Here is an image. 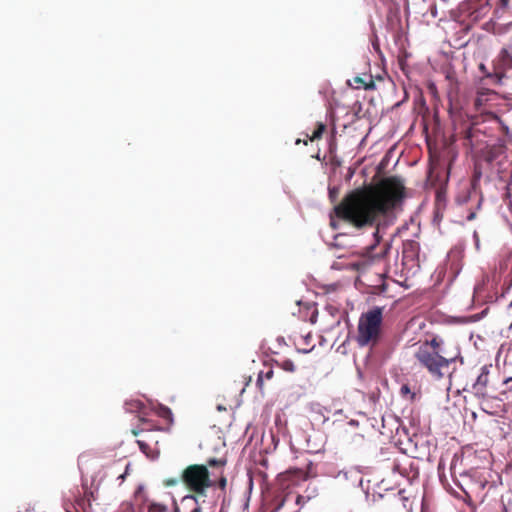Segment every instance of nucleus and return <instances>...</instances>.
<instances>
[{
    "label": "nucleus",
    "mask_w": 512,
    "mask_h": 512,
    "mask_svg": "<svg viewBox=\"0 0 512 512\" xmlns=\"http://www.w3.org/2000/svg\"><path fill=\"white\" fill-rule=\"evenodd\" d=\"M489 367L483 366L481 368L480 374L478 375L475 383L473 384V389L476 394L481 396L487 395V387L489 383Z\"/></svg>",
    "instance_id": "obj_9"
},
{
    "label": "nucleus",
    "mask_w": 512,
    "mask_h": 512,
    "mask_svg": "<svg viewBox=\"0 0 512 512\" xmlns=\"http://www.w3.org/2000/svg\"><path fill=\"white\" fill-rule=\"evenodd\" d=\"M141 405H142V404H141L140 402H138V401H136V402H134V403H133V407H135V408H137V409H138V408H140V406H141Z\"/></svg>",
    "instance_id": "obj_29"
},
{
    "label": "nucleus",
    "mask_w": 512,
    "mask_h": 512,
    "mask_svg": "<svg viewBox=\"0 0 512 512\" xmlns=\"http://www.w3.org/2000/svg\"><path fill=\"white\" fill-rule=\"evenodd\" d=\"M142 421H143V424L147 425L149 427V429H151L152 425L150 424L149 421L144 420V419Z\"/></svg>",
    "instance_id": "obj_30"
},
{
    "label": "nucleus",
    "mask_w": 512,
    "mask_h": 512,
    "mask_svg": "<svg viewBox=\"0 0 512 512\" xmlns=\"http://www.w3.org/2000/svg\"><path fill=\"white\" fill-rule=\"evenodd\" d=\"M418 245L414 241H410L404 244L403 254L405 257L414 256L417 252Z\"/></svg>",
    "instance_id": "obj_17"
},
{
    "label": "nucleus",
    "mask_w": 512,
    "mask_h": 512,
    "mask_svg": "<svg viewBox=\"0 0 512 512\" xmlns=\"http://www.w3.org/2000/svg\"><path fill=\"white\" fill-rule=\"evenodd\" d=\"M155 412H156L157 416L165 419L169 425H171L173 423V414H172V411L168 407L159 404L155 408Z\"/></svg>",
    "instance_id": "obj_15"
},
{
    "label": "nucleus",
    "mask_w": 512,
    "mask_h": 512,
    "mask_svg": "<svg viewBox=\"0 0 512 512\" xmlns=\"http://www.w3.org/2000/svg\"><path fill=\"white\" fill-rule=\"evenodd\" d=\"M179 483H181V481H179V478H168L164 481V484L167 487L175 486Z\"/></svg>",
    "instance_id": "obj_22"
},
{
    "label": "nucleus",
    "mask_w": 512,
    "mask_h": 512,
    "mask_svg": "<svg viewBox=\"0 0 512 512\" xmlns=\"http://www.w3.org/2000/svg\"><path fill=\"white\" fill-rule=\"evenodd\" d=\"M281 368L287 372H294L295 371V365L293 361L286 359L283 360L281 363Z\"/></svg>",
    "instance_id": "obj_20"
},
{
    "label": "nucleus",
    "mask_w": 512,
    "mask_h": 512,
    "mask_svg": "<svg viewBox=\"0 0 512 512\" xmlns=\"http://www.w3.org/2000/svg\"><path fill=\"white\" fill-rule=\"evenodd\" d=\"M383 307H372L359 318L356 341L359 346H375L382 333Z\"/></svg>",
    "instance_id": "obj_4"
},
{
    "label": "nucleus",
    "mask_w": 512,
    "mask_h": 512,
    "mask_svg": "<svg viewBox=\"0 0 512 512\" xmlns=\"http://www.w3.org/2000/svg\"><path fill=\"white\" fill-rule=\"evenodd\" d=\"M456 202L460 205H470L468 208L469 213L466 219L468 221H472L476 218V211L481 207L483 196L481 192L475 188V186L464 188L457 195Z\"/></svg>",
    "instance_id": "obj_5"
},
{
    "label": "nucleus",
    "mask_w": 512,
    "mask_h": 512,
    "mask_svg": "<svg viewBox=\"0 0 512 512\" xmlns=\"http://www.w3.org/2000/svg\"><path fill=\"white\" fill-rule=\"evenodd\" d=\"M273 369L272 368H269L266 372H263L261 371L259 374H258V378H257V386L260 390L263 389V383H264V380H269L273 377Z\"/></svg>",
    "instance_id": "obj_16"
},
{
    "label": "nucleus",
    "mask_w": 512,
    "mask_h": 512,
    "mask_svg": "<svg viewBox=\"0 0 512 512\" xmlns=\"http://www.w3.org/2000/svg\"><path fill=\"white\" fill-rule=\"evenodd\" d=\"M480 103V99L477 98L476 101H475V104L478 105Z\"/></svg>",
    "instance_id": "obj_31"
},
{
    "label": "nucleus",
    "mask_w": 512,
    "mask_h": 512,
    "mask_svg": "<svg viewBox=\"0 0 512 512\" xmlns=\"http://www.w3.org/2000/svg\"><path fill=\"white\" fill-rule=\"evenodd\" d=\"M510 0H499V6L503 9L507 8Z\"/></svg>",
    "instance_id": "obj_25"
},
{
    "label": "nucleus",
    "mask_w": 512,
    "mask_h": 512,
    "mask_svg": "<svg viewBox=\"0 0 512 512\" xmlns=\"http://www.w3.org/2000/svg\"><path fill=\"white\" fill-rule=\"evenodd\" d=\"M443 343V339L435 336L422 342L414 354L418 365L437 380L449 374V367L457 358L456 355L446 353Z\"/></svg>",
    "instance_id": "obj_2"
},
{
    "label": "nucleus",
    "mask_w": 512,
    "mask_h": 512,
    "mask_svg": "<svg viewBox=\"0 0 512 512\" xmlns=\"http://www.w3.org/2000/svg\"><path fill=\"white\" fill-rule=\"evenodd\" d=\"M148 512H167V507L160 503H150L148 505Z\"/></svg>",
    "instance_id": "obj_19"
},
{
    "label": "nucleus",
    "mask_w": 512,
    "mask_h": 512,
    "mask_svg": "<svg viewBox=\"0 0 512 512\" xmlns=\"http://www.w3.org/2000/svg\"><path fill=\"white\" fill-rule=\"evenodd\" d=\"M329 193H330V197H332L333 190L330 189Z\"/></svg>",
    "instance_id": "obj_33"
},
{
    "label": "nucleus",
    "mask_w": 512,
    "mask_h": 512,
    "mask_svg": "<svg viewBox=\"0 0 512 512\" xmlns=\"http://www.w3.org/2000/svg\"><path fill=\"white\" fill-rule=\"evenodd\" d=\"M283 476L285 479L289 480L292 485H296L301 481H305L309 478V473L300 468H290L288 469Z\"/></svg>",
    "instance_id": "obj_10"
},
{
    "label": "nucleus",
    "mask_w": 512,
    "mask_h": 512,
    "mask_svg": "<svg viewBox=\"0 0 512 512\" xmlns=\"http://www.w3.org/2000/svg\"><path fill=\"white\" fill-rule=\"evenodd\" d=\"M491 10V5H482V8L480 10H471L469 13H467V17L471 22H478L485 18Z\"/></svg>",
    "instance_id": "obj_13"
},
{
    "label": "nucleus",
    "mask_w": 512,
    "mask_h": 512,
    "mask_svg": "<svg viewBox=\"0 0 512 512\" xmlns=\"http://www.w3.org/2000/svg\"><path fill=\"white\" fill-rule=\"evenodd\" d=\"M205 497L190 493L180 500V504L176 505L174 512H202V503H205Z\"/></svg>",
    "instance_id": "obj_6"
},
{
    "label": "nucleus",
    "mask_w": 512,
    "mask_h": 512,
    "mask_svg": "<svg viewBox=\"0 0 512 512\" xmlns=\"http://www.w3.org/2000/svg\"><path fill=\"white\" fill-rule=\"evenodd\" d=\"M403 182L395 176L382 179L375 185L354 189L333 208L330 225L338 229L336 219L356 229L378 227L382 217L391 212L404 198ZM379 228L374 236L378 240Z\"/></svg>",
    "instance_id": "obj_1"
},
{
    "label": "nucleus",
    "mask_w": 512,
    "mask_h": 512,
    "mask_svg": "<svg viewBox=\"0 0 512 512\" xmlns=\"http://www.w3.org/2000/svg\"><path fill=\"white\" fill-rule=\"evenodd\" d=\"M391 467H392V469H393L394 471H396V470H398V469H399V467H401V465H400V463H399V462H397V461L395 460V461H393V463H392Z\"/></svg>",
    "instance_id": "obj_27"
},
{
    "label": "nucleus",
    "mask_w": 512,
    "mask_h": 512,
    "mask_svg": "<svg viewBox=\"0 0 512 512\" xmlns=\"http://www.w3.org/2000/svg\"><path fill=\"white\" fill-rule=\"evenodd\" d=\"M497 65H498V68L503 71L512 69V55L508 51V49H506V48L501 49V51L497 57Z\"/></svg>",
    "instance_id": "obj_11"
},
{
    "label": "nucleus",
    "mask_w": 512,
    "mask_h": 512,
    "mask_svg": "<svg viewBox=\"0 0 512 512\" xmlns=\"http://www.w3.org/2000/svg\"><path fill=\"white\" fill-rule=\"evenodd\" d=\"M473 135V131L471 128H468L465 130L464 132V139H465V145H469V146H472V143H471V137Z\"/></svg>",
    "instance_id": "obj_21"
},
{
    "label": "nucleus",
    "mask_w": 512,
    "mask_h": 512,
    "mask_svg": "<svg viewBox=\"0 0 512 512\" xmlns=\"http://www.w3.org/2000/svg\"><path fill=\"white\" fill-rule=\"evenodd\" d=\"M509 381H512V377L505 380V383H508Z\"/></svg>",
    "instance_id": "obj_32"
},
{
    "label": "nucleus",
    "mask_w": 512,
    "mask_h": 512,
    "mask_svg": "<svg viewBox=\"0 0 512 512\" xmlns=\"http://www.w3.org/2000/svg\"><path fill=\"white\" fill-rule=\"evenodd\" d=\"M326 129V125L324 123L318 122L316 129L309 136L310 141L318 140L322 137L324 131Z\"/></svg>",
    "instance_id": "obj_18"
},
{
    "label": "nucleus",
    "mask_w": 512,
    "mask_h": 512,
    "mask_svg": "<svg viewBox=\"0 0 512 512\" xmlns=\"http://www.w3.org/2000/svg\"><path fill=\"white\" fill-rule=\"evenodd\" d=\"M499 178L501 181L506 182L507 186H509L512 183V174L510 176V179L507 181L503 175H499Z\"/></svg>",
    "instance_id": "obj_26"
},
{
    "label": "nucleus",
    "mask_w": 512,
    "mask_h": 512,
    "mask_svg": "<svg viewBox=\"0 0 512 512\" xmlns=\"http://www.w3.org/2000/svg\"><path fill=\"white\" fill-rule=\"evenodd\" d=\"M216 471L210 469L208 460L206 464H190L185 467L179 481L190 492L206 497L207 491L214 488Z\"/></svg>",
    "instance_id": "obj_3"
},
{
    "label": "nucleus",
    "mask_w": 512,
    "mask_h": 512,
    "mask_svg": "<svg viewBox=\"0 0 512 512\" xmlns=\"http://www.w3.org/2000/svg\"><path fill=\"white\" fill-rule=\"evenodd\" d=\"M137 443H138L141 451L144 453H147V450L149 449V445L142 440H138Z\"/></svg>",
    "instance_id": "obj_24"
},
{
    "label": "nucleus",
    "mask_w": 512,
    "mask_h": 512,
    "mask_svg": "<svg viewBox=\"0 0 512 512\" xmlns=\"http://www.w3.org/2000/svg\"><path fill=\"white\" fill-rule=\"evenodd\" d=\"M353 85L354 88L360 89L363 88L365 90H372L375 88V82L371 75L361 77V76H355L353 79Z\"/></svg>",
    "instance_id": "obj_12"
},
{
    "label": "nucleus",
    "mask_w": 512,
    "mask_h": 512,
    "mask_svg": "<svg viewBox=\"0 0 512 512\" xmlns=\"http://www.w3.org/2000/svg\"><path fill=\"white\" fill-rule=\"evenodd\" d=\"M409 392H410V389H409V387H408L407 385H403V386L401 387V393H402V394H407V393H409Z\"/></svg>",
    "instance_id": "obj_28"
},
{
    "label": "nucleus",
    "mask_w": 512,
    "mask_h": 512,
    "mask_svg": "<svg viewBox=\"0 0 512 512\" xmlns=\"http://www.w3.org/2000/svg\"><path fill=\"white\" fill-rule=\"evenodd\" d=\"M130 464L123 459L115 460L106 466L105 476L119 480V485L125 480L129 473Z\"/></svg>",
    "instance_id": "obj_7"
},
{
    "label": "nucleus",
    "mask_w": 512,
    "mask_h": 512,
    "mask_svg": "<svg viewBox=\"0 0 512 512\" xmlns=\"http://www.w3.org/2000/svg\"><path fill=\"white\" fill-rule=\"evenodd\" d=\"M480 177H481V172L478 171L477 168H475L471 187H474V184H475V188H477V182L479 181Z\"/></svg>",
    "instance_id": "obj_23"
},
{
    "label": "nucleus",
    "mask_w": 512,
    "mask_h": 512,
    "mask_svg": "<svg viewBox=\"0 0 512 512\" xmlns=\"http://www.w3.org/2000/svg\"><path fill=\"white\" fill-rule=\"evenodd\" d=\"M227 464L226 458H209L208 465L210 469L216 471L214 487H219L221 490H225L227 486V478L224 474V468Z\"/></svg>",
    "instance_id": "obj_8"
},
{
    "label": "nucleus",
    "mask_w": 512,
    "mask_h": 512,
    "mask_svg": "<svg viewBox=\"0 0 512 512\" xmlns=\"http://www.w3.org/2000/svg\"><path fill=\"white\" fill-rule=\"evenodd\" d=\"M484 3H486V5H491L490 0H467L463 5L462 10L465 13H469L471 10H480Z\"/></svg>",
    "instance_id": "obj_14"
}]
</instances>
